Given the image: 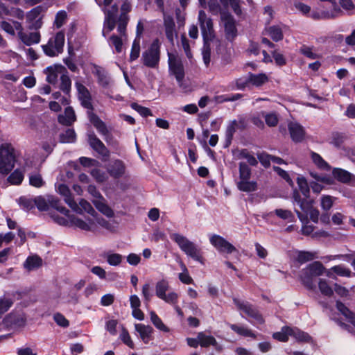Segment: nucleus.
Instances as JSON below:
<instances>
[{
	"label": "nucleus",
	"instance_id": "obj_1",
	"mask_svg": "<svg viewBox=\"0 0 355 355\" xmlns=\"http://www.w3.org/2000/svg\"><path fill=\"white\" fill-rule=\"evenodd\" d=\"M171 239L175 241L187 256L201 263H204V258L200 248L189 241L187 237L178 233L171 234Z\"/></svg>",
	"mask_w": 355,
	"mask_h": 355
},
{
	"label": "nucleus",
	"instance_id": "obj_2",
	"mask_svg": "<svg viewBox=\"0 0 355 355\" xmlns=\"http://www.w3.org/2000/svg\"><path fill=\"white\" fill-rule=\"evenodd\" d=\"M161 43L158 38L155 39L141 55L142 64L150 69H158L161 58Z\"/></svg>",
	"mask_w": 355,
	"mask_h": 355
},
{
	"label": "nucleus",
	"instance_id": "obj_3",
	"mask_svg": "<svg viewBox=\"0 0 355 355\" xmlns=\"http://www.w3.org/2000/svg\"><path fill=\"white\" fill-rule=\"evenodd\" d=\"M15 162L16 155L12 145L2 144L0 146V173L8 174L14 168Z\"/></svg>",
	"mask_w": 355,
	"mask_h": 355
},
{
	"label": "nucleus",
	"instance_id": "obj_4",
	"mask_svg": "<svg viewBox=\"0 0 355 355\" xmlns=\"http://www.w3.org/2000/svg\"><path fill=\"white\" fill-rule=\"evenodd\" d=\"M64 44V33L59 31L55 35L49 39L48 43L42 45L44 53L49 57L58 56L62 53Z\"/></svg>",
	"mask_w": 355,
	"mask_h": 355
},
{
	"label": "nucleus",
	"instance_id": "obj_5",
	"mask_svg": "<svg viewBox=\"0 0 355 355\" xmlns=\"http://www.w3.org/2000/svg\"><path fill=\"white\" fill-rule=\"evenodd\" d=\"M42 26V22L40 20L33 21L28 26V30L20 31L18 33V36L21 42L27 45L31 46L37 44L40 41V33L37 31Z\"/></svg>",
	"mask_w": 355,
	"mask_h": 355
},
{
	"label": "nucleus",
	"instance_id": "obj_6",
	"mask_svg": "<svg viewBox=\"0 0 355 355\" xmlns=\"http://www.w3.org/2000/svg\"><path fill=\"white\" fill-rule=\"evenodd\" d=\"M89 121L97 131L105 137L104 139L108 145L114 148L118 147V141L114 138L113 135L108 130L106 124L96 114H90Z\"/></svg>",
	"mask_w": 355,
	"mask_h": 355
},
{
	"label": "nucleus",
	"instance_id": "obj_7",
	"mask_svg": "<svg viewBox=\"0 0 355 355\" xmlns=\"http://www.w3.org/2000/svg\"><path fill=\"white\" fill-rule=\"evenodd\" d=\"M169 71L175 77L178 83L181 84L184 78V69L182 59L178 55L168 52Z\"/></svg>",
	"mask_w": 355,
	"mask_h": 355
},
{
	"label": "nucleus",
	"instance_id": "obj_8",
	"mask_svg": "<svg viewBox=\"0 0 355 355\" xmlns=\"http://www.w3.org/2000/svg\"><path fill=\"white\" fill-rule=\"evenodd\" d=\"M198 21L204 42H211L215 38V33L212 19L207 17L205 12H198Z\"/></svg>",
	"mask_w": 355,
	"mask_h": 355
},
{
	"label": "nucleus",
	"instance_id": "obj_9",
	"mask_svg": "<svg viewBox=\"0 0 355 355\" xmlns=\"http://www.w3.org/2000/svg\"><path fill=\"white\" fill-rule=\"evenodd\" d=\"M2 322L8 330L17 329L26 325V316L23 312L12 311L6 315Z\"/></svg>",
	"mask_w": 355,
	"mask_h": 355
},
{
	"label": "nucleus",
	"instance_id": "obj_10",
	"mask_svg": "<svg viewBox=\"0 0 355 355\" xmlns=\"http://www.w3.org/2000/svg\"><path fill=\"white\" fill-rule=\"evenodd\" d=\"M233 302L237 309L243 311L248 317L253 318L259 324L264 322L262 315L254 305L248 302L241 301L237 298H234Z\"/></svg>",
	"mask_w": 355,
	"mask_h": 355
},
{
	"label": "nucleus",
	"instance_id": "obj_11",
	"mask_svg": "<svg viewBox=\"0 0 355 355\" xmlns=\"http://www.w3.org/2000/svg\"><path fill=\"white\" fill-rule=\"evenodd\" d=\"M75 85L78 91V99L80 101L81 105L87 110V114L89 119L90 114H94L93 112L94 106L92 105V95L88 89L82 83L76 82Z\"/></svg>",
	"mask_w": 355,
	"mask_h": 355
},
{
	"label": "nucleus",
	"instance_id": "obj_12",
	"mask_svg": "<svg viewBox=\"0 0 355 355\" xmlns=\"http://www.w3.org/2000/svg\"><path fill=\"white\" fill-rule=\"evenodd\" d=\"M220 19L223 24L226 39L232 42L237 36V28L234 17L227 12H223L221 13Z\"/></svg>",
	"mask_w": 355,
	"mask_h": 355
},
{
	"label": "nucleus",
	"instance_id": "obj_13",
	"mask_svg": "<svg viewBox=\"0 0 355 355\" xmlns=\"http://www.w3.org/2000/svg\"><path fill=\"white\" fill-rule=\"evenodd\" d=\"M211 244L220 252L231 254L234 252L237 251L236 248L228 242L223 237L213 234L209 238Z\"/></svg>",
	"mask_w": 355,
	"mask_h": 355
},
{
	"label": "nucleus",
	"instance_id": "obj_14",
	"mask_svg": "<svg viewBox=\"0 0 355 355\" xmlns=\"http://www.w3.org/2000/svg\"><path fill=\"white\" fill-rule=\"evenodd\" d=\"M87 141L90 147L101 156L104 158L110 157V150L94 132L87 134Z\"/></svg>",
	"mask_w": 355,
	"mask_h": 355
},
{
	"label": "nucleus",
	"instance_id": "obj_15",
	"mask_svg": "<svg viewBox=\"0 0 355 355\" xmlns=\"http://www.w3.org/2000/svg\"><path fill=\"white\" fill-rule=\"evenodd\" d=\"M118 6L115 3L110 9H103L105 14L104 28L107 32H111L116 26Z\"/></svg>",
	"mask_w": 355,
	"mask_h": 355
},
{
	"label": "nucleus",
	"instance_id": "obj_16",
	"mask_svg": "<svg viewBox=\"0 0 355 355\" xmlns=\"http://www.w3.org/2000/svg\"><path fill=\"white\" fill-rule=\"evenodd\" d=\"M106 169L112 178L119 179L125 174L126 167L122 160L116 159L108 164Z\"/></svg>",
	"mask_w": 355,
	"mask_h": 355
},
{
	"label": "nucleus",
	"instance_id": "obj_17",
	"mask_svg": "<svg viewBox=\"0 0 355 355\" xmlns=\"http://www.w3.org/2000/svg\"><path fill=\"white\" fill-rule=\"evenodd\" d=\"M44 73L46 75V81L49 84L55 85L58 76L67 73V69L62 65L49 66L44 70Z\"/></svg>",
	"mask_w": 355,
	"mask_h": 355
},
{
	"label": "nucleus",
	"instance_id": "obj_18",
	"mask_svg": "<svg viewBox=\"0 0 355 355\" xmlns=\"http://www.w3.org/2000/svg\"><path fill=\"white\" fill-rule=\"evenodd\" d=\"M164 26L167 40L171 44L173 45L175 38L177 37L178 33L175 31V24L173 17L164 15Z\"/></svg>",
	"mask_w": 355,
	"mask_h": 355
},
{
	"label": "nucleus",
	"instance_id": "obj_19",
	"mask_svg": "<svg viewBox=\"0 0 355 355\" xmlns=\"http://www.w3.org/2000/svg\"><path fill=\"white\" fill-rule=\"evenodd\" d=\"M58 192L64 198L65 202L76 212H79L78 205L71 196L69 188L64 184H60L58 187Z\"/></svg>",
	"mask_w": 355,
	"mask_h": 355
},
{
	"label": "nucleus",
	"instance_id": "obj_20",
	"mask_svg": "<svg viewBox=\"0 0 355 355\" xmlns=\"http://www.w3.org/2000/svg\"><path fill=\"white\" fill-rule=\"evenodd\" d=\"M288 127L291 137L293 141L301 142L304 139L305 131L300 124L295 122H291Z\"/></svg>",
	"mask_w": 355,
	"mask_h": 355
},
{
	"label": "nucleus",
	"instance_id": "obj_21",
	"mask_svg": "<svg viewBox=\"0 0 355 355\" xmlns=\"http://www.w3.org/2000/svg\"><path fill=\"white\" fill-rule=\"evenodd\" d=\"M334 177L339 182L345 184L355 181V176L346 170L335 168L332 171Z\"/></svg>",
	"mask_w": 355,
	"mask_h": 355
},
{
	"label": "nucleus",
	"instance_id": "obj_22",
	"mask_svg": "<svg viewBox=\"0 0 355 355\" xmlns=\"http://www.w3.org/2000/svg\"><path fill=\"white\" fill-rule=\"evenodd\" d=\"M313 201L312 200H309V199L304 197L303 201L299 205V206H300V209H302V211L304 214H302L299 210H297V209L295 210L299 219L302 223H304V221H307L308 211L313 207Z\"/></svg>",
	"mask_w": 355,
	"mask_h": 355
},
{
	"label": "nucleus",
	"instance_id": "obj_23",
	"mask_svg": "<svg viewBox=\"0 0 355 355\" xmlns=\"http://www.w3.org/2000/svg\"><path fill=\"white\" fill-rule=\"evenodd\" d=\"M135 327V330L139 334L141 340L145 343H148L151 339L153 329L150 326L144 324H136Z\"/></svg>",
	"mask_w": 355,
	"mask_h": 355
},
{
	"label": "nucleus",
	"instance_id": "obj_24",
	"mask_svg": "<svg viewBox=\"0 0 355 355\" xmlns=\"http://www.w3.org/2000/svg\"><path fill=\"white\" fill-rule=\"evenodd\" d=\"M198 338L200 340V345L202 347H208L212 345L214 346L217 350L221 349V347L218 345L216 340L212 336L206 335L203 332H200L198 334Z\"/></svg>",
	"mask_w": 355,
	"mask_h": 355
},
{
	"label": "nucleus",
	"instance_id": "obj_25",
	"mask_svg": "<svg viewBox=\"0 0 355 355\" xmlns=\"http://www.w3.org/2000/svg\"><path fill=\"white\" fill-rule=\"evenodd\" d=\"M76 120V114L71 107H67L64 110V116H60L58 121L60 123L70 126Z\"/></svg>",
	"mask_w": 355,
	"mask_h": 355
},
{
	"label": "nucleus",
	"instance_id": "obj_26",
	"mask_svg": "<svg viewBox=\"0 0 355 355\" xmlns=\"http://www.w3.org/2000/svg\"><path fill=\"white\" fill-rule=\"evenodd\" d=\"M103 197L100 199H95L93 200V204L96 208L104 215L107 217H112L114 216L113 210L104 202Z\"/></svg>",
	"mask_w": 355,
	"mask_h": 355
},
{
	"label": "nucleus",
	"instance_id": "obj_27",
	"mask_svg": "<svg viewBox=\"0 0 355 355\" xmlns=\"http://www.w3.org/2000/svg\"><path fill=\"white\" fill-rule=\"evenodd\" d=\"M268 78L265 73L254 74L249 73L248 82L256 87H260L268 82Z\"/></svg>",
	"mask_w": 355,
	"mask_h": 355
},
{
	"label": "nucleus",
	"instance_id": "obj_28",
	"mask_svg": "<svg viewBox=\"0 0 355 355\" xmlns=\"http://www.w3.org/2000/svg\"><path fill=\"white\" fill-rule=\"evenodd\" d=\"M230 329L236 333L237 334L244 336V337H251L254 339L257 338L256 334L250 329L243 327L239 326L235 324H230Z\"/></svg>",
	"mask_w": 355,
	"mask_h": 355
},
{
	"label": "nucleus",
	"instance_id": "obj_29",
	"mask_svg": "<svg viewBox=\"0 0 355 355\" xmlns=\"http://www.w3.org/2000/svg\"><path fill=\"white\" fill-rule=\"evenodd\" d=\"M306 272L313 275L315 277L322 275L325 270L322 263L320 261H314L309 264L306 268Z\"/></svg>",
	"mask_w": 355,
	"mask_h": 355
},
{
	"label": "nucleus",
	"instance_id": "obj_30",
	"mask_svg": "<svg viewBox=\"0 0 355 355\" xmlns=\"http://www.w3.org/2000/svg\"><path fill=\"white\" fill-rule=\"evenodd\" d=\"M94 74L96 75L98 78V83L103 86L106 87L109 84V78L107 76V73L105 69L99 66L94 65V71H93Z\"/></svg>",
	"mask_w": 355,
	"mask_h": 355
},
{
	"label": "nucleus",
	"instance_id": "obj_31",
	"mask_svg": "<svg viewBox=\"0 0 355 355\" xmlns=\"http://www.w3.org/2000/svg\"><path fill=\"white\" fill-rule=\"evenodd\" d=\"M238 189L244 192H252L254 191L257 189V182L254 181L248 180H239L236 183Z\"/></svg>",
	"mask_w": 355,
	"mask_h": 355
},
{
	"label": "nucleus",
	"instance_id": "obj_32",
	"mask_svg": "<svg viewBox=\"0 0 355 355\" xmlns=\"http://www.w3.org/2000/svg\"><path fill=\"white\" fill-rule=\"evenodd\" d=\"M291 334V336L294 337L297 340L300 342L308 343L311 340V336L306 332H304L297 328H291L288 329Z\"/></svg>",
	"mask_w": 355,
	"mask_h": 355
},
{
	"label": "nucleus",
	"instance_id": "obj_33",
	"mask_svg": "<svg viewBox=\"0 0 355 355\" xmlns=\"http://www.w3.org/2000/svg\"><path fill=\"white\" fill-rule=\"evenodd\" d=\"M337 309L354 324L355 323V315L343 302L336 301Z\"/></svg>",
	"mask_w": 355,
	"mask_h": 355
},
{
	"label": "nucleus",
	"instance_id": "obj_34",
	"mask_svg": "<svg viewBox=\"0 0 355 355\" xmlns=\"http://www.w3.org/2000/svg\"><path fill=\"white\" fill-rule=\"evenodd\" d=\"M266 31L275 42H279L283 39L284 35L279 26H271L266 29Z\"/></svg>",
	"mask_w": 355,
	"mask_h": 355
},
{
	"label": "nucleus",
	"instance_id": "obj_35",
	"mask_svg": "<svg viewBox=\"0 0 355 355\" xmlns=\"http://www.w3.org/2000/svg\"><path fill=\"white\" fill-rule=\"evenodd\" d=\"M49 204L51 207L58 210L65 216H69V211L64 207L61 205L60 200L54 196H51L48 199Z\"/></svg>",
	"mask_w": 355,
	"mask_h": 355
},
{
	"label": "nucleus",
	"instance_id": "obj_36",
	"mask_svg": "<svg viewBox=\"0 0 355 355\" xmlns=\"http://www.w3.org/2000/svg\"><path fill=\"white\" fill-rule=\"evenodd\" d=\"M42 260L40 257L38 256H32L28 257L25 263L24 266L26 268H27L28 270H33L35 268H37L40 266H42Z\"/></svg>",
	"mask_w": 355,
	"mask_h": 355
},
{
	"label": "nucleus",
	"instance_id": "obj_37",
	"mask_svg": "<svg viewBox=\"0 0 355 355\" xmlns=\"http://www.w3.org/2000/svg\"><path fill=\"white\" fill-rule=\"evenodd\" d=\"M60 89L62 90L65 94H69L71 88V80L69 76L67 73H64L62 74L60 77Z\"/></svg>",
	"mask_w": 355,
	"mask_h": 355
},
{
	"label": "nucleus",
	"instance_id": "obj_38",
	"mask_svg": "<svg viewBox=\"0 0 355 355\" xmlns=\"http://www.w3.org/2000/svg\"><path fill=\"white\" fill-rule=\"evenodd\" d=\"M313 278H315V277L313 275H311L309 272H306V270L305 268L302 270L300 279L302 284L308 289L311 290L315 287Z\"/></svg>",
	"mask_w": 355,
	"mask_h": 355
},
{
	"label": "nucleus",
	"instance_id": "obj_39",
	"mask_svg": "<svg viewBox=\"0 0 355 355\" xmlns=\"http://www.w3.org/2000/svg\"><path fill=\"white\" fill-rule=\"evenodd\" d=\"M168 282L165 279H162L157 282L155 286L156 295L162 299L165 295L166 292L168 290Z\"/></svg>",
	"mask_w": 355,
	"mask_h": 355
},
{
	"label": "nucleus",
	"instance_id": "obj_40",
	"mask_svg": "<svg viewBox=\"0 0 355 355\" xmlns=\"http://www.w3.org/2000/svg\"><path fill=\"white\" fill-rule=\"evenodd\" d=\"M150 320L156 328L164 332H168L169 329L163 323L160 318L154 311L150 313Z\"/></svg>",
	"mask_w": 355,
	"mask_h": 355
},
{
	"label": "nucleus",
	"instance_id": "obj_41",
	"mask_svg": "<svg viewBox=\"0 0 355 355\" xmlns=\"http://www.w3.org/2000/svg\"><path fill=\"white\" fill-rule=\"evenodd\" d=\"M311 158L314 164L321 169L329 170L330 166L327 162H325L322 157L318 153L312 152Z\"/></svg>",
	"mask_w": 355,
	"mask_h": 355
},
{
	"label": "nucleus",
	"instance_id": "obj_42",
	"mask_svg": "<svg viewBox=\"0 0 355 355\" xmlns=\"http://www.w3.org/2000/svg\"><path fill=\"white\" fill-rule=\"evenodd\" d=\"M300 191L306 198H309L310 193V188L306 180L304 177H298L297 180Z\"/></svg>",
	"mask_w": 355,
	"mask_h": 355
},
{
	"label": "nucleus",
	"instance_id": "obj_43",
	"mask_svg": "<svg viewBox=\"0 0 355 355\" xmlns=\"http://www.w3.org/2000/svg\"><path fill=\"white\" fill-rule=\"evenodd\" d=\"M315 254H317L316 252H307V251H298L297 252V260L300 263H305L309 261H311L316 258Z\"/></svg>",
	"mask_w": 355,
	"mask_h": 355
},
{
	"label": "nucleus",
	"instance_id": "obj_44",
	"mask_svg": "<svg viewBox=\"0 0 355 355\" xmlns=\"http://www.w3.org/2000/svg\"><path fill=\"white\" fill-rule=\"evenodd\" d=\"M236 126L233 124L232 121L228 124L225 131V147H229L233 139L234 133L236 131Z\"/></svg>",
	"mask_w": 355,
	"mask_h": 355
},
{
	"label": "nucleus",
	"instance_id": "obj_45",
	"mask_svg": "<svg viewBox=\"0 0 355 355\" xmlns=\"http://www.w3.org/2000/svg\"><path fill=\"white\" fill-rule=\"evenodd\" d=\"M140 55V39L135 38L132 42L131 51L130 54V61L136 60Z\"/></svg>",
	"mask_w": 355,
	"mask_h": 355
},
{
	"label": "nucleus",
	"instance_id": "obj_46",
	"mask_svg": "<svg viewBox=\"0 0 355 355\" xmlns=\"http://www.w3.org/2000/svg\"><path fill=\"white\" fill-rule=\"evenodd\" d=\"M251 176V168L245 162L239 163V180H248Z\"/></svg>",
	"mask_w": 355,
	"mask_h": 355
},
{
	"label": "nucleus",
	"instance_id": "obj_47",
	"mask_svg": "<svg viewBox=\"0 0 355 355\" xmlns=\"http://www.w3.org/2000/svg\"><path fill=\"white\" fill-rule=\"evenodd\" d=\"M104 257L106 258L107 263L114 266H119L123 259V257L117 253L107 252Z\"/></svg>",
	"mask_w": 355,
	"mask_h": 355
},
{
	"label": "nucleus",
	"instance_id": "obj_48",
	"mask_svg": "<svg viewBox=\"0 0 355 355\" xmlns=\"http://www.w3.org/2000/svg\"><path fill=\"white\" fill-rule=\"evenodd\" d=\"M60 141L62 143H73L76 141V133L73 129H67L60 134Z\"/></svg>",
	"mask_w": 355,
	"mask_h": 355
},
{
	"label": "nucleus",
	"instance_id": "obj_49",
	"mask_svg": "<svg viewBox=\"0 0 355 355\" xmlns=\"http://www.w3.org/2000/svg\"><path fill=\"white\" fill-rule=\"evenodd\" d=\"M69 218L70 223L72 225H75L76 227H77L83 230H86V231L90 230L89 225L87 224L84 220H83L82 219H80L73 215L69 216Z\"/></svg>",
	"mask_w": 355,
	"mask_h": 355
},
{
	"label": "nucleus",
	"instance_id": "obj_50",
	"mask_svg": "<svg viewBox=\"0 0 355 355\" xmlns=\"http://www.w3.org/2000/svg\"><path fill=\"white\" fill-rule=\"evenodd\" d=\"M318 287L322 295L330 297L333 295L334 291L331 287L328 284L326 279H320Z\"/></svg>",
	"mask_w": 355,
	"mask_h": 355
},
{
	"label": "nucleus",
	"instance_id": "obj_51",
	"mask_svg": "<svg viewBox=\"0 0 355 355\" xmlns=\"http://www.w3.org/2000/svg\"><path fill=\"white\" fill-rule=\"evenodd\" d=\"M220 1L225 8L230 5L236 15H240L241 14L242 12L239 6V0H220Z\"/></svg>",
	"mask_w": 355,
	"mask_h": 355
},
{
	"label": "nucleus",
	"instance_id": "obj_52",
	"mask_svg": "<svg viewBox=\"0 0 355 355\" xmlns=\"http://www.w3.org/2000/svg\"><path fill=\"white\" fill-rule=\"evenodd\" d=\"M129 21V17L119 16L118 18L117 31L121 36L125 35L126 27Z\"/></svg>",
	"mask_w": 355,
	"mask_h": 355
},
{
	"label": "nucleus",
	"instance_id": "obj_53",
	"mask_svg": "<svg viewBox=\"0 0 355 355\" xmlns=\"http://www.w3.org/2000/svg\"><path fill=\"white\" fill-rule=\"evenodd\" d=\"M209 42H204L202 51L203 62L206 67L209 65L211 61V47Z\"/></svg>",
	"mask_w": 355,
	"mask_h": 355
},
{
	"label": "nucleus",
	"instance_id": "obj_54",
	"mask_svg": "<svg viewBox=\"0 0 355 355\" xmlns=\"http://www.w3.org/2000/svg\"><path fill=\"white\" fill-rule=\"evenodd\" d=\"M288 329H291V327H284L281 332L274 333L272 337L281 342H287L288 336H291V334H288L290 332Z\"/></svg>",
	"mask_w": 355,
	"mask_h": 355
},
{
	"label": "nucleus",
	"instance_id": "obj_55",
	"mask_svg": "<svg viewBox=\"0 0 355 355\" xmlns=\"http://www.w3.org/2000/svg\"><path fill=\"white\" fill-rule=\"evenodd\" d=\"M346 136L344 134L338 132H333L331 136V144H332L337 148H340L343 145Z\"/></svg>",
	"mask_w": 355,
	"mask_h": 355
},
{
	"label": "nucleus",
	"instance_id": "obj_56",
	"mask_svg": "<svg viewBox=\"0 0 355 355\" xmlns=\"http://www.w3.org/2000/svg\"><path fill=\"white\" fill-rule=\"evenodd\" d=\"M207 6L209 11L214 15H217L223 12L221 6L218 0H209L207 2Z\"/></svg>",
	"mask_w": 355,
	"mask_h": 355
},
{
	"label": "nucleus",
	"instance_id": "obj_57",
	"mask_svg": "<svg viewBox=\"0 0 355 355\" xmlns=\"http://www.w3.org/2000/svg\"><path fill=\"white\" fill-rule=\"evenodd\" d=\"M263 116L265 119L266 123L269 127H275L278 124L279 118L276 113L263 114Z\"/></svg>",
	"mask_w": 355,
	"mask_h": 355
},
{
	"label": "nucleus",
	"instance_id": "obj_58",
	"mask_svg": "<svg viewBox=\"0 0 355 355\" xmlns=\"http://www.w3.org/2000/svg\"><path fill=\"white\" fill-rule=\"evenodd\" d=\"M331 270L337 275L349 277L351 276V270L343 265H338L332 267Z\"/></svg>",
	"mask_w": 355,
	"mask_h": 355
},
{
	"label": "nucleus",
	"instance_id": "obj_59",
	"mask_svg": "<svg viewBox=\"0 0 355 355\" xmlns=\"http://www.w3.org/2000/svg\"><path fill=\"white\" fill-rule=\"evenodd\" d=\"M78 207L80 209L78 212L79 214H82L83 210L92 216H94V214H96V211L91 205V204L88 202L86 200L81 199L80 201L79 202Z\"/></svg>",
	"mask_w": 355,
	"mask_h": 355
},
{
	"label": "nucleus",
	"instance_id": "obj_60",
	"mask_svg": "<svg viewBox=\"0 0 355 355\" xmlns=\"http://www.w3.org/2000/svg\"><path fill=\"white\" fill-rule=\"evenodd\" d=\"M120 338L124 344H125L130 348L134 349V343L132 340L128 330L125 327H122L121 333L120 334Z\"/></svg>",
	"mask_w": 355,
	"mask_h": 355
},
{
	"label": "nucleus",
	"instance_id": "obj_61",
	"mask_svg": "<svg viewBox=\"0 0 355 355\" xmlns=\"http://www.w3.org/2000/svg\"><path fill=\"white\" fill-rule=\"evenodd\" d=\"M24 179V174L19 170H15L8 177V181L12 184H19Z\"/></svg>",
	"mask_w": 355,
	"mask_h": 355
},
{
	"label": "nucleus",
	"instance_id": "obj_62",
	"mask_svg": "<svg viewBox=\"0 0 355 355\" xmlns=\"http://www.w3.org/2000/svg\"><path fill=\"white\" fill-rule=\"evenodd\" d=\"M239 155L241 158L247 159L250 165L252 166L257 165L258 162L257 159L247 149L241 150Z\"/></svg>",
	"mask_w": 355,
	"mask_h": 355
},
{
	"label": "nucleus",
	"instance_id": "obj_63",
	"mask_svg": "<svg viewBox=\"0 0 355 355\" xmlns=\"http://www.w3.org/2000/svg\"><path fill=\"white\" fill-rule=\"evenodd\" d=\"M275 214L280 218L284 220H288V221H293L294 216L293 213L286 209H277L275 210Z\"/></svg>",
	"mask_w": 355,
	"mask_h": 355
},
{
	"label": "nucleus",
	"instance_id": "obj_64",
	"mask_svg": "<svg viewBox=\"0 0 355 355\" xmlns=\"http://www.w3.org/2000/svg\"><path fill=\"white\" fill-rule=\"evenodd\" d=\"M131 107L144 117L152 115V112L149 108L139 105L137 103H132L131 104Z\"/></svg>",
	"mask_w": 355,
	"mask_h": 355
}]
</instances>
